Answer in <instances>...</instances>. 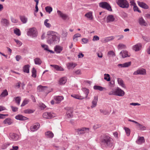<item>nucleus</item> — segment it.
Listing matches in <instances>:
<instances>
[{
  "mask_svg": "<svg viewBox=\"0 0 150 150\" xmlns=\"http://www.w3.org/2000/svg\"><path fill=\"white\" fill-rule=\"evenodd\" d=\"M100 144L102 149H109L114 146V141L109 136L104 134L100 137Z\"/></svg>",
  "mask_w": 150,
  "mask_h": 150,
  "instance_id": "1",
  "label": "nucleus"
},
{
  "mask_svg": "<svg viewBox=\"0 0 150 150\" xmlns=\"http://www.w3.org/2000/svg\"><path fill=\"white\" fill-rule=\"evenodd\" d=\"M56 33L51 31L47 32V35L48 37L47 41L48 44H55L59 42L60 37L57 36Z\"/></svg>",
  "mask_w": 150,
  "mask_h": 150,
  "instance_id": "2",
  "label": "nucleus"
},
{
  "mask_svg": "<svg viewBox=\"0 0 150 150\" xmlns=\"http://www.w3.org/2000/svg\"><path fill=\"white\" fill-rule=\"evenodd\" d=\"M116 3L122 8H128L129 7V3L126 0H116Z\"/></svg>",
  "mask_w": 150,
  "mask_h": 150,
  "instance_id": "3",
  "label": "nucleus"
},
{
  "mask_svg": "<svg viewBox=\"0 0 150 150\" xmlns=\"http://www.w3.org/2000/svg\"><path fill=\"white\" fill-rule=\"evenodd\" d=\"M27 34L28 36L32 37H35L37 36L38 32L35 28H33L29 29L27 32Z\"/></svg>",
  "mask_w": 150,
  "mask_h": 150,
  "instance_id": "4",
  "label": "nucleus"
},
{
  "mask_svg": "<svg viewBox=\"0 0 150 150\" xmlns=\"http://www.w3.org/2000/svg\"><path fill=\"white\" fill-rule=\"evenodd\" d=\"M99 6L104 9H107L109 11H112V10L110 5L106 2H100L99 4Z\"/></svg>",
  "mask_w": 150,
  "mask_h": 150,
  "instance_id": "5",
  "label": "nucleus"
},
{
  "mask_svg": "<svg viewBox=\"0 0 150 150\" xmlns=\"http://www.w3.org/2000/svg\"><path fill=\"white\" fill-rule=\"evenodd\" d=\"M114 95L119 96H123L125 95V92L120 88L117 87L115 90Z\"/></svg>",
  "mask_w": 150,
  "mask_h": 150,
  "instance_id": "6",
  "label": "nucleus"
},
{
  "mask_svg": "<svg viewBox=\"0 0 150 150\" xmlns=\"http://www.w3.org/2000/svg\"><path fill=\"white\" fill-rule=\"evenodd\" d=\"M89 130V128H88L83 127L81 128L76 129L75 131L79 134H83L86 132H88Z\"/></svg>",
  "mask_w": 150,
  "mask_h": 150,
  "instance_id": "7",
  "label": "nucleus"
},
{
  "mask_svg": "<svg viewBox=\"0 0 150 150\" xmlns=\"http://www.w3.org/2000/svg\"><path fill=\"white\" fill-rule=\"evenodd\" d=\"M9 138L13 141H16L19 139V136L16 133H11L9 134Z\"/></svg>",
  "mask_w": 150,
  "mask_h": 150,
  "instance_id": "8",
  "label": "nucleus"
},
{
  "mask_svg": "<svg viewBox=\"0 0 150 150\" xmlns=\"http://www.w3.org/2000/svg\"><path fill=\"white\" fill-rule=\"evenodd\" d=\"M146 71L144 69H138L137 71H135L133 74V75H146Z\"/></svg>",
  "mask_w": 150,
  "mask_h": 150,
  "instance_id": "9",
  "label": "nucleus"
},
{
  "mask_svg": "<svg viewBox=\"0 0 150 150\" xmlns=\"http://www.w3.org/2000/svg\"><path fill=\"white\" fill-rule=\"evenodd\" d=\"M54 116V114L51 112H45L43 115V117L46 119H51Z\"/></svg>",
  "mask_w": 150,
  "mask_h": 150,
  "instance_id": "10",
  "label": "nucleus"
},
{
  "mask_svg": "<svg viewBox=\"0 0 150 150\" xmlns=\"http://www.w3.org/2000/svg\"><path fill=\"white\" fill-rule=\"evenodd\" d=\"M98 97L97 96H95L94 97V99L92 101V105L91 106V108H93L95 107L97 104L98 101Z\"/></svg>",
  "mask_w": 150,
  "mask_h": 150,
  "instance_id": "11",
  "label": "nucleus"
},
{
  "mask_svg": "<svg viewBox=\"0 0 150 150\" xmlns=\"http://www.w3.org/2000/svg\"><path fill=\"white\" fill-rule=\"evenodd\" d=\"M40 124L37 123L35 125L31 126L30 127V129L32 132H34L37 130L39 128Z\"/></svg>",
  "mask_w": 150,
  "mask_h": 150,
  "instance_id": "12",
  "label": "nucleus"
},
{
  "mask_svg": "<svg viewBox=\"0 0 150 150\" xmlns=\"http://www.w3.org/2000/svg\"><path fill=\"white\" fill-rule=\"evenodd\" d=\"M137 4L140 7L144 9H147L149 8L148 6L144 2L138 1Z\"/></svg>",
  "mask_w": 150,
  "mask_h": 150,
  "instance_id": "13",
  "label": "nucleus"
},
{
  "mask_svg": "<svg viewBox=\"0 0 150 150\" xmlns=\"http://www.w3.org/2000/svg\"><path fill=\"white\" fill-rule=\"evenodd\" d=\"M15 118L17 120L21 121H24L28 119V118L27 117L21 115H16Z\"/></svg>",
  "mask_w": 150,
  "mask_h": 150,
  "instance_id": "14",
  "label": "nucleus"
},
{
  "mask_svg": "<svg viewBox=\"0 0 150 150\" xmlns=\"http://www.w3.org/2000/svg\"><path fill=\"white\" fill-rule=\"evenodd\" d=\"M131 64V62H129L125 63L123 64H118L117 66L120 67H127L130 66Z\"/></svg>",
  "mask_w": 150,
  "mask_h": 150,
  "instance_id": "15",
  "label": "nucleus"
},
{
  "mask_svg": "<svg viewBox=\"0 0 150 150\" xmlns=\"http://www.w3.org/2000/svg\"><path fill=\"white\" fill-rule=\"evenodd\" d=\"M45 135L46 137L49 138H52L54 136L53 133L50 131H48L45 132Z\"/></svg>",
  "mask_w": 150,
  "mask_h": 150,
  "instance_id": "16",
  "label": "nucleus"
},
{
  "mask_svg": "<svg viewBox=\"0 0 150 150\" xmlns=\"http://www.w3.org/2000/svg\"><path fill=\"white\" fill-rule=\"evenodd\" d=\"M142 45L140 43H138L132 47V49L135 51H137L140 50Z\"/></svg>",
  "mask_w": 150,
  "mask_h": 150,
  "instance_id": "17",
  "label": "nucleus"
},
{
  "mask_svg": "<svg viewBox=\"0 0 150 150\" xmlns=\"http://www.w3.org/2000/svg\"><path fill=\"white\" fill-rule=\"evenodd\" d=\"M120 54L122 56V58H124L126 57H129V56L128 54V52L127 51H122L120 52Z\"/></svg>",
  "mask_w": 150,
  "mask_h": 150,
  "instance_id": "18",
  "label": "nucleus"
},
{
  "mask_svg": "<svg viewBox=\"0 0 150 150\" xmlns=\"http://www.w3.org/2000/svg\"><path fill=\"white\" fill-rule=\"evenodd\" d=\"M54 99L56 101V103H58L64 99V97L62 96H55L54 97Z\"/></svg>",
  "mask_w": 150,
  "mask_h": 150,
  "instance_id": "19",
  "label": "nucleus"
},
{
  "mask_svg": "<svg viewBox=\"0 0 150 150\" xmlns=\"http://www.w3.org/2000/svg\"><path fill=\"white\" fill-rule=\"evenodd\" d=\"M139 23L142 26H146L147 25V23L142 17H141L139 18Z\"/></svg>",
  "mask_w": 150,
  "mask_h": 150,
  "instance_id": "20",
  "label": "nucleus"
},
{
  "mask_svg": "<svg viewBox=\"0 0 150 150\" xmlns=\"http://www.w3.org/2000/svg\"><path fill=\"white\" fill-rule=\"evenodd\" d=\"M13 123V120L10 118H6L3 121L4 124H8V125H11Z\"/></svg>",
  "mask_w": 150,
  "mask_h": 150,
  "instance_id": "21",
  "label": "nucleus"
},
{
  "mask_svg": "<svg viewBox=\"0 0 150 150\" xmlns=\"http://www.w3.org/2000/svg\"><path fill=\"white\" fill-rule=\"evenodd\" d=\"M54 50L57 53H60L62 51L63 47L57 45L54 47Z\"/></svg>",
  "mask_w": 150,
  "mask_h": 150,
  "instance_id": "22",
  "label": "nucleus"
},
{
  "mask_svg": "<svg viewBox=\"0 0 150 150\" xmlns=\"http://www.w3.org/2000/svg\"><path fill=\"white\" fill-rule=\"evenodd\" d=\"M57 13L58 15L61 17L63 19H65L67 17V16L64 14L61 11L58 10Z\"/></svg>",
  "mask_w": 150,
  "mask_h": 150,
  "instance_id": "23",
  "label": "nucleus"
},
{
  "mask_svg": "<svg viewBox=\"0 0 150 150\" xmlns=\"http://www.w3.org/2000/svg\"><path fill=\"white\" fill-rule=\"evenodd\" d=\"M77 65L76 63L70 62L67 64V66L69 69H73Z\"/></svg>",
  "mask_w": 150,
  "mask_h": 150,
  "instance_id": "24",
  "label": "nucleus"
},
{
  "mask_svg": "<svg viewBox=\"0 0 150 150\" xmlns=\"http://www.w3.org/2000/svg\"><path fill=\"white\" fill-rule=\"evenodd\" d=\"M115 20V18L113 15H110L108 16L107 17V22L108 23L110 22H112Z\"/></svg>",
  "mask_w": 150,
  "mask_h": 150,
  "instance_id": "25",
  "label": "nucleus"
},
{
  "mask_svg": "<svg viewBox=\"0 0 150 150\" xmlns=\"http://www.w3.org/2000/svg\"><path fill=\"white\" fill-rule=\"evenodd\" d=\"M30 66L29 64H26L23 67V71L25 73H28L29 72V68Z\"/></svg>",
  "mask_w": 150,
  "mask_h": 150,
  "instance_id": "26",
  "label": "nucleus"
},
{
  "mask_svg": "<svg viewBox=\"0 0 150 150\" xmlns=\"http://www.w3.org/2000/svg\"><path fill=\"white\" fill-rule=\"evenodd\" d=\"M50 66L54 67L57 70L62 71H64V69L61 67L59 66L56 65H50Z\"/></svg>",
  "mask_w": 150,
  "mask_h": 150,
  "instance_id": "27",
  "label": "nucleus"
},
{
  "mask_svg": "<svg viewBox=\"0 0 150 150\" xmlns=\"http://www.w3.org/2000/svg\"><path fill=\"white\" fill-rule=\"evenodd\" d=\"M144 138L143 137H139L136 142L138 144H141L144 142Z\"/></svg>",
  "mask_w": 150,
  "mask_h": 150,
  "instance_id": "28",
  "label": "nucleus"
},
{
  "mask_svg": "<svg viewBox=\"0 0 150 150\" xmlns=\"http://www.w3.org/2000/svg\"><path fill=\"white\" fill-rule=\"evenodd\" d=\"M48 88L46 86H43L41 85L39 86L38 87V89L39 92H45Z\"/></svg>",
  "mask_w": 150,
  "mask_h": 150,
  "instance_id": "29",
  "label": "nucleus"
},
{
  "mask_svg": "<svg viewBox=\"0 0 150 150\" xmlns=\"http://www.w3.org/2000/svg\"><path fill=\"white\" fill-rule=\"evenodd\" d=\"M136 126L138 129L140 130L143 131L146 129V128L145 126L141 124L138 122V124Z\"/></svg>",
  "mask_w": 150,
  "mask_h": 150,
  "instance_id": "30",
  "label": "nucleus"
},
{
  "mask_svg": "<svg viewBox=\"0 0 150 150\" xmlns=\"http://www.w3.org/2000/svg\"><path fill=\"white\" fill-rule=\"evenodd\" d=\"M34 61L35 64L40 65L42 62L40 59L39 57H37L34 59Z\"/></svg>",
  "mask_w": 150,
  "mask_h": 150,
  "instance_id": "31",
  "label": "nucleus"
},
{
  "mask_svg": "<svg viewBox=\"0 0 150 150\" xmlns=\"http://www.w3.org/2000/svg\"><path fill=\"white\" fill-rule=\"evenodd\" d=\"M117 81L118 83L122 87L125 88V84L124 83V82L122 79L120 78H117Z\"/></svg>",
  "mask_w": 150,
  "mask_h": 150,
  "instance_id": "32",
  "label": "nucleus"
},
{
  "mask_svg": "<svg viewBox=\"0 0 150 150\" xmlns=\"http://www.w3.org/2000/svg\"><path fill=\"white\" fill-rule=\"evenodd\" d=\"M93 89L95 90H98L100 91H103V89H105V88L98 85L94 86L93 87Z\"/></svg>",
  "mask_w": 150,
  "mask_h": 150,
  "instance_id": "33",
  "label": "nucleus"
},
{
  "mask_svg": "<svg viewBox=\"0 0 150 150\" xmlns=\"http://www.w3.org/2000/svg\"><path fill=\"white\" fill-rule=\"evenodd\" d=\"M66 77H64L60 79L59 81L60 84L61 85L65 84L67 81Z\"/></svg>",
  "mask_w": 150,
  "mask_h": 150,
  "instance_id": "34",
  "label": "nucleus"
},
{
  "mask_svg": "<svg viewBox=\"0 0 150 150\" xmlns=\"http://www.w3.org/2000/svg\"><path fill=\"white\" fill-rule=\"evenodd\" d=\"M20 18L21 20L23 23H25L27 22V18L25 16H20Z\"/></svg>",
  "mask_w": 150,
  "mask_h": 150,
  "instance_id": "35",
  "label": "nucleus"
},
{
  "mask_svg": "<svg viewBox=\"0 0 150 150\" xmlns=\"http://www.w3.org/2000/svg\"><path fill=\"white\" fill-rule=\"evenodd\" d=\"M82 91L85 94V97H84L85 98H87L88 95L89 93V90L88 89L84 88H82Z\"/></svg>",
  "mask_w": 150,
  "mask_h": 150,
  "instance_id": "36",
  "label": "nucleus"
},
{
  "mask_svg": "<svg viewBox=\"0 0 150 150\" xmlns=\"http://www.w3.org/2000/svg\"><path fill=\"white\" fill-rule=\"evenodd\" d=\"M81 36V35L79 33H76L75 34L73 37V40L75 42H76L78 40L77 38Z\"/></svg>",
  "mask_w": 150,
  "mask_h": 150,
  "instance_id": "37",
  "label": "nucleus"
},
{
  "mask_svg": "<svg viewBox=\"0 0 150 150\" xmlns=\"http://www.w3.org/2000/svg\"><path fill=\"white\" fill-rule=\"evenodd\" d=\"M85 16L88 18L90 20H92L93 19L92 13L91 12L86 13L85 14Z\"/></svg>",
  "mask_w": 150,
  "mask_h": 150,
  "instance_id": "38",
  "label": "nucleus"
},
{
  "mask_svg": "<svg viewBox=\"0 0 150 150\" xmlns=\"http://www.w3.org/2000/svg\"><path fill=\"white\" fill-rule=\"evenodd\" d=\"M8 93L6 89L4 90L0 95L1 97H5L8 95Z\"/></svg>",
  "mask_w": 150,
  "mask_h": 150,
  "instance_id": "39",
  "label": "nucleus"
},
{
  "mask_svg": "<svg viewBox=\"0 0 150 150\" xmlns=\"http://www.w3.org/2000/svg\"><path fill=\"white\" fill-rule=\"evenodd\" d=\"M15 100L16 103L17 105H20V102L21 100V98L20 97L17 96L14 98Z\"/></svg>",
  "mask_w": 150,
  "mask_h": 150,
  "instance_id": "40",
  "label": "nucleus"
},
{
  "mask_svg": "<svg viewBox=\"0 0 150 150\" xmlns=\"http://www.w3.org/2000/svg\"><path fill=\"white\" fill-rule=\"evenodd\" d=\"M32 76L36 78V70L34 67H33L32 70Z\"/></svg>",
  "mask_w": 150,
  "mask_h": 150,
  "instance_id": "41",
  "label": "nucleus"
},
{
  "mask_svg": "<svg viewBox=\"0 0 150 150\" xmlns=\"http://www.w3.org/2000/svg\"><path fill=\"white\" fill-rule=\"evenodd\" d=\"M71 96L74 98L80 100H82L85 98L84 97H83L81 96H79V95H77L75 94L71 95Z\"/></svg>",
  "mask_w": 150,
  "mask_h": 150,
  "instance_id": "42",
  "label": "nucleus"
},
{
  "mask_svg": "<svg viewBox=\"0 0 150 150\" xmlns=\"http://www.w3.org/2000/svg\"><path fill=\"white\" fill-rule=\"evenodd\" d=\"M14 33L18 36H20L21 35V32L20 30L17 28H16L14 30Z\"/></svg>",
  "mask_w": 150,
  "mask_h": 150,
  "instance_id": "43",
  "label": "nucleus"
},
{
  "mask_svg": "<svg viewBox=\"0 0 150 150\" xmlns=\"http://www.w3.org/2000/svg\"><path fill=\"white\" fill-rule=\"evenodd\" d=\"M68 35V33L67 31L65 30H62V37L65 38L67 37Z\"/></svg>",
  "mask_w": 150,
  "mask_h": 150,
  "instance_id": "44",
  "label": "nucleus"
},
{
  "mask_svg": "<svg viewBox=\"0 0 150 150\" xmlns=\"http://www.w3.org/2000/svg\"><path fill=\"white\" fill-rule=\"evenodd\" d=\"M72 113V111L71 110H70V111H67L66 113V115L67 117L69 118L72 117L73 116Z\"/></svg>",
  "mask_w": 150,
  "mask_h": 150,
  "instance_id": "45",
  "label": "nucleus"
},
{
  "mask_svg": "<svg viewBox=\"0 0 150 150\" xmlns=\"http://www.w3.org/2000/svg\"><path fill=\"white\" fill-rule=\"evenodd\" d=\"M104 76V79L108 81H110V75L108 74H105Z\"/></svg>",
  "mask_w": 150,
  "mask_h": 150,
  "instance_id": "46",
  "label": "nucleus"
},
{
  "mask_svg": "<svg viewBox=\"0 0 150 150\" xmlns=\"http://www.w3.org/2000/svg\"><path fill=\"white\" fill-rule=\"evenodd\" d=\"M45 9L46 11L47 12L49 13H50L52 11V7L48 6L46 7L45 8Z\"/></svg>",
  "mask_w": 150,
  "mask_h": 150,
  "instance_id": "47",
  "label": "nucleus"
},
{
  "mask_svg": "<svg viewBox=\"0 0 150 150\" xmlns=\"http://www.w3.org/2000/svg\"><path fill=\"white\" fill-rule=\"evenodd\" d=\"M49 20L47 19H46L44 21V25L47 28H50L51 27L50 24L48 23L47 22Z\"/></svg>",
  "mask_w": 150,
  "mask_h": 150,
  "instance_id": "48",
  "label": "nucleus"
},
{
  "mask_svg": "<svg viewBox=\"0 0 150 150\" xmlns=\"http://www.w3.org/2000/svg\"><path fill=\"white\" fill-rule=\"evenodd\" d=\"M108 56L109 57L111 56L113 57L115 56V54L112 51H110L108 53Z\"/></svg>",
  "mask_w": 150,
  "mask_h": 150,
  "instance_id": "49",
  "label": "nucleus"
},
{
  "mask_svg": "<svg viewBox=\"0 0 150 150\" xmlns=\"http://www.w3.org/2000/svg\"><path fill=\"white\" fill-rule=\"evenodd\" d=\"M73 73L74 74H75L76 75H80L81 74V70L80 69L74 70L73 71Z\"/></svg>",
  "mask_w": 150,
  "mask_h": 150,
  "instance_id": "50",
  "label": "nucleus"
},
{
  "mask_svg": "<svg viewBox=\"0 0 150 150\" xmlns=\"http://www.w3.org/2000/svg\"><path fill=\"white\" fill-rule=\"evenodd\" d=\"M23 112L26 114H31L33 113L34 112V111L31 109H28L25 110Z\"/></svg>",
  "mask_w": 150,
  "mask_h": 150,
  "instance_id": "51",
  "label": "nucleus"
},
{
  "mask_svg": "<svg viewBox=\"0 0 150 150\" xmlns=\"http://www.w3.org/2000/svg\"><path fill=\"white\" fill-rule=\"evenodd\" d=\"M1 22L6 25H9L8 21L6 19H2Z\"/></svg>",
  "mask_w": 150,
  "mask_h": 150,
  "instance_id": "52",
  "label": "nucleus"
},
{
  "mask_svg": "<svg viewBox=\"0 0 150 150\" xmlns=\"http://www.w3.org/2000/svg\"><path fill=\"white\" fill-rule=\"evenodd\" d=\"M39 0H34V1L36 2V5L35 6V8L36 9L35 10V12L37 13L38 11V4Z\"/></svg>",
  "mask_w": 150,
  "mask_h": 150,
  "instance_id": "53",
  "label": "nucleus"
},
{
  "mask_svg": "<svg viewBox=\"0 0 150 150\" xmlns=\"http://www.w3.org/2000/svg\"><path fill=\"white\" fill-rule=\"evenodd\" d=\"M124 129L126 133L127 136H129L130 135V129H129V128L127 127H124Z\"/></svg>",
  "mask_w": 150,
  "mask_h": 150,
  "instance_id": "54",
  "label": "nucleus"
},
{
  "mask_svg": "<svg viewBox=\"0 0 150 150\" xmlns=\"http://www.w3.org/2000/svg\"><path fill=\"white\" fill-rule=\"evenodd\" d=\"M100 111L101 113H103L104 115H106L108 114V112L106 110L100 109Z\"/></svg>",
  "mask_w": 150,
  "mask_h": 150,
  "instance_id": "55",
  "label": "nucleus"
},
{
  "mask_svg": "<svg viewBox=\"0 0 150 150\" xmlns=\"http://www.w3.org/2000/svg\"><path fill=\"white\" fill-rule=\"evenodd\" d=\"M114 37L113 36H111L105 39L106 42L111 41L114 39Z\"/></svg>",
  "mask_w": 150,
  "mask_h": 150,
  "instance_id": "56",
  "label": "nucleus"
},
{
  "mask_svg": "<svg viewBox=\"0 0 150 150\" xmlns=\"http://www.w3.org/2000/svg\"><path fill=\"white\" fill-rule=\"evenodd\" d=\"M133 10L134 11H137L139 13H141V11L139 10L137 6L136 5L133 6Z\"/></svg>",
  "mask_w": 150,
  "mask_h": 150,
  "instance_id": "57",
  "label": "nucleus"
},
{
  "mask_svg": "<svg viewBox=\"0 0 150 150\" xmlns=\"http://www.w3.org/2000/svg\"><path fill=\"white\" fill-rule=\"evenodd\" d=\"M118 47H119V49H122L125 48L126 47V46L124 44H120L118 45Z\"/></svg>",
  "mask_w": 150,
  "mask_h": 150,
  "instance_id": "58",
  "label": "nucleus"
},
{
  "mask_svg": "<svg viewBox=\"0 0 150 150\" xmlns=\"http://www.w3.org/2000/svg\"><path fill=\"white\" fill-rule=\"evenodd\" d=\"M28 102V100L25 99L23 102L21 104V106L23 107L26 104H27Z\"/></svg>",
  "mask_w": 150,
  "mask_h": 150,
  "instance_id": "59",
  "label": "nucleus"
},
{
  "mask_svg": "<svg viewBox=\"0 0 150 150\" xmlns=\"http://www.w3.org/2000/svg\"><path fill=\"white\" fill-rule=\"evenodd\" d=\"M81 40L83 42V44L87 43L88 42V39L85 38H82Z\"/></svg>",
  "mask_w": 150,
  "mask_h": 150,
  "instance_id": "60",
  "label": "nucleus"
},
{
  "mask_svg": "<svg viewBox=\"0 0 150 150\" xmlns=\"http://www.w3.org/2000/svg\"><path fill=\"white\" fill-rule=\"evenodd\" d=\"M14 40L16 43L19 46H20L22 45V43L19 40L16 39H14Z\"/></svg>",
  "mask_w": 150,
  "mask_h": 150,
  "instance_id": "61",
  "label": "nucleus"
},
{
  "mask_svg": "<svg viewBox=\"0 0 150 150\" xmlns=\"http://www.w3.org/2000/svg\"><path fill=\"white\" fill-rule=\"evenodd\" d=\"M39 106L41 108V109H44L45 107L46 106L43 103H40Z\"/></svg>",
  "mask_w": 150,
  "mask_h": 150,
  "instance_id": "62",
  "label": "nucleus"
},
{
  "mask_svg": "<svg viewBox=\"0 0 150 150\" xmlns=\"http://www.w3.org/2000/svg\"><path fill=\"white\" fill-rule=\"evenodd\" d=\"M11 108H12V110L13 112H16L18 110V108L16 107H14L13 106H11Z\"/></svg>",
  "mask_w": 150,
  "mask_h": 150,
  "instance_id": "63",
  "label": "nucleus"
},
{
  "mask_svg": "<svg viewBox=\"0 0 150 150\" xmlns=\"http://www.w3.org/2000/svg\"><path fill=\"white\" fill-rule=\"evenodd\" d=\"M11 21L14 23H16L18 22V21L17 20L13 18V17H11Z\"/></svg>",
  "mask_w": 150,
  "mask_h": 150,
  "instance_id": "64",
  "label": "nucleus"
}]
</instances>
